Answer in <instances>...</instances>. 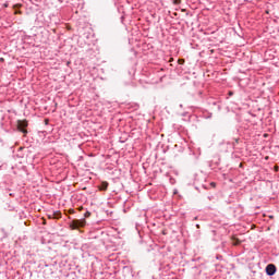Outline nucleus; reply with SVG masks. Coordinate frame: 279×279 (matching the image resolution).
Listing matches in <instances>:
<instances>
[{"label":"nucleus","mask_w":279,"mask_h":279,"mask_svg":"<svg viewBox=\"0 0 279 279\" xmlns=\"http://www.w3.org/2000/svg\"><path fill=\"white\" fill-rule=\"evenodd\" d=\"M27 125H28L27 120H19L17 121V130L20 132H22V134H24V136L27 134V130H26Z\"/></svg>","instance_id":"f257e3e1"},{"label":"nucleus","mask_w":279,"mask_h":279,"mask_svg":"<svg viewBox=\"0 0 279 279\" xmlns=\"http://www.w3.org/2000/svg\"><path fill=\"white\" fill-rule=\"evenodd\" d=\"M276 271H277L276 265L268 264L266 266V274H267V276H276Z\"/></svg>","instance_id":"f03ea898"},{"label":"nucleus","mask_w":279,"mask_h":279,"mask_svg":"<svg viewBox=\"0 0 279 279\" xmlns=\"http://www.w3.org/2000/svg\"><path fill=\"white\" fill-rule=\"evenodd\" d=\"M72 226L73 228H84V226H86V220H73Z\"/></svg>","instance_id":"7ed1b4c3"},{"label":"nucleus","mask_w":279,"mask_h":279,"mask_svg":"<svg viewBox=\"0 0 279 279\" xmlns=\"http://www.w3.org/2000/svg\"><path fill=\"white\" fill-rule=\"evenodd\" d=\"M48 217L49 219H60L62 217V213L54 211L52 215H49Z\"/></svg>","instance_id":"20e7f679"},{"label":"nucleus","mask_w":279,"mask_h":279,"mask_svg":"<svg viewBox=\"0 0 279 279\" xmlns=\"http://www.w3.org/2000/svg\"><path fill=\"white\" fill-rule=\"evenodd\" d=\"M108 186H109L108 182H102L100 184V191H108Z\"/></svg>","instance_id":"39448f33"},{"label":"nucleus","mask_w":279,"mask_h":279,"mask_svg":"<svg viewBox=\"0 0 279 279\" xmlns=\"http://www.w3.org/2000/svg\"><path fill=\"white\" fill-rule=\"evenodd\" d=\"M68 213L69 215H75V209H69Z\"/></svg>","instance_id":"423d86ee"},{"label":"nucleus","mask_w":279,"mask_h":279,"mask_svg":"<svg viewBox=\"0 0 279 279\" xmlns=\"http://www.w3.org/2000/svg\"><path fill=\"white\" fill-rule=\"evenodd\" d=\"M84 217H85V219H88V217H90V211L85 213Z\"/></svg>","instance_id":"0eeeda50"},{"label":"nucleus","mask_w":279,"mask_h":279,"mask_svg":"<svg viewBox=\"0 0 279 279\" xmlns=\"http://www.w3.org/2000/svg\"><path fill=\"white\" fill-rule=\"evenodd\" d=\"M236 145H239V138H235V142L233 143V147H235Z\"/></svg>","instance_id":"6e6552de"},{"label":"nucleus","mask_w":279,"mask_h":279,"mask_svg":"<svg viewBox=\"0 0 279 279\" xmlns=\"http://www.w3.org/2000/svg\"><path fill=\"white\" fill-rule=\"evenodd\" d=\"M210 186H213V187L215 189V186H217V183L211 182V183H210Z\"/></svg>","instance_id":"1a4fd4ad"},{"label":"nucleus","mask_w":279,"mask_h":279,"mask_svg":"<svg viewBox=\"0 0 279 279\" xmlns=\"http://www.w3.org/2000/svg\"><path fill=\"white\" fill-rule=\"evenodd\" d=\"M234 245H241V241H236Z\"/></svg>","instance_id":"9d476101"},{"label":"nucleus","mask_w":279,"mask_h":279,"mask_svg":"<svg viewBox=\"0 0 279 279\" xmlns=\"http://www.w3.org/2000/svg\"><path fill=\"white\" fill-rule=\"evenodd\" d=\"M232 95H234L233 92H229V97H232Z\"/></svg>","instance_id":"9b49d317"},{"label":"nucleus","mask_w":279,"mask_h":279,"mask_svg":"<svg viewBox=\"0 0 279 279\" xmlns=\"http://www.w3.org/2000/svg\"><path fill=\"white\" fill-rule=\"evenodd\" d=\"M0 62H5V59H3V58H0Z\"/></svg>","instance_id":"f8f14e48"},{"label":"nucleus","mask_w":279,"mask_h":279,"mask_svg":"<svg viewBox=\"0 0 279 279\" xmlns=\"http://www.w3.org/2000/svg\"><path fill=\"white\" fill-rule=\"evenodd\" d=\"M78 210H84V207H80Z\"/></svg>","instance_id":"ddd939ff"},{"label":"nucleus","mask_w":279,"mask_h":279,"mask_svg":"<svg viewBox=\"0 0 279 279\" xmlns=\"http://www.w3.org/2000/svg\"><path fill=\"white\" fill-rule=\"evenodd\" d=\"M179 62L184 63V60H179Z\"/></svg>","instance_id":"4468645a"},{"label":"nucleus","mask_w":279,"mask_h":279,"mask_svg":"<svg viewBox=\"0 0 279 279\" xmlns=\"http://www.w3.org/2000/svg\"><path fill=\"white\" fill-rule=\"evenodd\" d=\"M179 62L184 63V60H179Z\"/></svg>","instance_id":"2eb2a0df"}]
</instances>
